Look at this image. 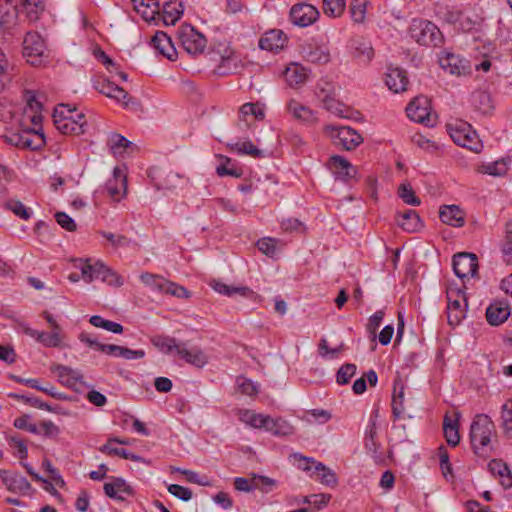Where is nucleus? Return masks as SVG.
<instances>
[{
	"label": "nucleus",
	"instance_id": "774afa93",
	"mask_svg": "<svg viewBox=\"0 0 512 512\" xmlns=\"http://www.w3.org/2000/svg\"><path fill=\"white\" fill-rule=\"evenodd\" d=\"M101 235L115 247H126L130 244V239L121 234H114L111 232H101Z\"/></svg>",
	"mask_w": 512,
	"mask_h": 512
},
{
	"label": "nucleus",
	"instance_id": "20e7f679",
	"mask_svg": "<svg viewBox=\"0 0 512 512\" xmlns=\"http://www.w3.org/2000/svg\"><path fill=\"white\" fill-rule=\"evenodd\" d=\"M315 95L327 111L341 118L349 117L347 107L336 99V86L332 81L321 78L317 82Z\"/></svg>",
	"mask_w": 512,
	"mask_h": 512
},
{
	"label": "nucleus",
	"instance_id": "13d9d810",
	"mask_svg": "<svg viewBox=\"0 0 512 512\" xmlns=\"http://www.w3.org/2000/svg\"><path fill=\"white\" fill-rule=\"evenodd\" d=\"M5 206L21 219L28 220L31 217L30 210L19 200H8Z\"/></svg>",
	"mask_w": 512,
	"mask_h": 512
},
{
	"label": "nucleus",
	"instance_id": "6ab92c4d",
	"mask_svg": "<svg viewBox=\"0 0 512 512\" xmlns=\"http://www.w3.org/2000/svg\"><path fill=\"white\" fill-rule=\"evenodd\" d=\"M385 83L394 93L405 91L408 85L406 72L400 68H390L385 75Z\"/></svg>",
	"mask_w": 512,
	"mask_h": 512
},
{
	"label": "nucleus",
	"instance_id": "2eb2a0df",
	"mask_svg": "<svg viewBox=\"0 0 512 512\" xmlns=\"http://www.w3.org/2000/svg\"><path fill=\"white\" fill-rule=\"evenodd\" d=\"M287 42L286 35L277 29L266 32L259 40V47L262 50L278 52L284 48Z\"/></svg>",
	"mask_w": 512,
	"mask_h": 512
},
{
	"label": "nucleus",
	"instance_id": "4d7b16f0",
	"mask_svg": "<svg viewBox=\"0 0 512 512\" xmlns=\"http://www.w3.org/2000/svg\"><path fill=\"white\" fill-rule=\"evenodd\" d=\"M356 370L355 364L346 363L342 365L336 374V382L340 385L349 383L350 379L355 375Z\"/></svg>",
	"mask_w": 512,
	"mask_h": 512
},
{
	"label": "nucleus",
	"instance_id": "f3484780",
	"mask_svg": "<svg viewBox=\"0 0 512 512\" xmlns=\"http://www.w3.org/2000/svg\"><path fill=\"white\" fill-rule=\"evenodd\" d=\"M301 54L311 63L326 64L330 61V52L325 46L306 43L301 47Z\"/></svg>",
	"mask_w": 512,
	"mask_h": 512
},
{
	"label": "nucleus",
	"instance_id": "bb28decb",
	"mask_svg": "<svg viewBox=\"0 0 512 512\" xmlns=\"http://www.w3.org/2000/svg\"><path fill=\"white\" fill-rule=\"evenodd\" d=\"M488 468L494 476L499 478L504 489L512 487V475L506 463L499 459H493L489 462Z\"/></svg>",
	"mask_w": 512,
	"mask_h": 512
},
{
	"label": "nucleus",
	"instance_id": "603ef678",
	"mask_svg": "<svg viewBox=\"0 0 512 512\" xmlns=\"http://www.w3.org/2000/svg\"><path fill=\"white\" fill-rule=\"evenodd\" d=\"M140 280L142 281L143 284L150 287L151 289L162 293L164 292V284L166 283L165 278L156 274L144 272L140 275Z\"/></svg>",
	"mask_w": 512,
	"mask_h": 512
},
{
	"label": "nucleus",
	"instance_id": "e433bc0d",
	"mask_svg": "<svg viewBox=\"0 0 512 512\" xmlns=\"http://www.w3.org/2000/svg\"><path fill=\"white\" fill-rule=\"evenodd\" d=\"M239 420L252 428H265L266 421H269V416L261 413H256L253 410L242 409L238 412Z\"/></svg>",
	"mask_w": 512,
	"mask_h": 512
},
{
	"label": "nucleus",
	"instance_id": "473e14b6",
	"mask_svg": "<svg viewBox=\"0 0 512 512\" xmlns=\"http://www.w3.org/2000/svg\"><path fill=\"white\" fill-rule=\"evenodd\" d=\"M404 384L398 377L394 380V389L392 395V413L395 418H401L404 415Z\"/></svg>",
	"mask_w": 512,
	"mask_h": 512
},
{
	"label": "nucleus",
	"instance_id": "dca6fc26",
	"mask_svg": "<svg viewBox=\"0 0 512 512\" xmlns=\"http://www.w3.org/2000/svg\"><path fill=\"white\" fill-rule=\"evenodd\" d=\"M0 477L10 492L27 493L31 489L29 481L18 473H9L6 470H0Z\"/></svg>",
	"mask_w": 512,
	"mask_h": 512
},
{
	"label": "nucleus",
	"instance_id": "ea45409f",
	"mask_svg": "<svg viewBox=\"0 0 512 512\" xmlns=\"http://www.w3.org/2000/svg\"><path fill=\"white\" fill-rule=\"evenodd\" d=\"M310 475L311 477H314L316 481H319L324 485L333 487L337 484V476L334 471L326 467L321 462L316 464L313 473Z\"/></svg>",
	"mask_w": 512,
	"mask_h": 512
},
{
	"label": "nucleus",
	"instance_id": "f03ea898",
	"mask_svg": "<svg viewBox=\"0 0 512 512\" xmlns=\"http://www.w3.org/2000/svg\"><path fill=\"white\" fill-rule=\"evenodd\" d=\"M54 124L62 134H83L84 124L82 122L84 115L82 113L75 114V109L70 108L68 104H61L55 108L53 113Z\"/></svg>",
	"mask_w": 512,
	"mask_h": 512
},
{
	"label": "nucleus",
	"instance_id": "4c0bfd02",
	"mask_svg": "<svg viewBox=\"0 0 512 512\" xmlns=\"http://www.w3.org/2000/svg\"><path fill=\"white\" fill-rule=\"evenodd\" d=\"M264 429L275 436H289L294 433V427L288 421L283 418L274 419L270 416Z\"/></svg>",
	"mask_w": 512,
	"mask_h": 512
},
{
	"label": "nucleus",
	"instance_id": "1a4fd4ad",
	"mask_svg": "<svg viewBox=\"0 0 512 512\" xmlns=\"http://www.w3.org/2000/svg\"><path fill=\"white\" fill-rule=\"evenodd\" d=\"M453 270L461 279L475 276L478 270L477 256L468 252H461L454 255Z\"/></svg>",
	"mask_w": 512,
	"mask_h": 512
},
{
	"label": "nucleus",
	"instance_id": "f257e3e1",
	"mask_svg": "<svg viewBox=\"0 0 512 512\" xmlns=\"http://www.w3.org/2000/svg\"><path fill=\"white\" fill-rule=\"evenodd\" d=\"M495 433V425L485 414L476 415L470 427V442L473 451L479 456H486L491 450V438Z\"/></svg>",
	"mask_w": 512,
	"mask_h": 512
},
{
	"label": "nucleus",
	"instance_id": "aec40b11",
	"mask_svg": "<svg viewBox=\"0 0 512 512\" xmlns=\"http://www.w3.org/2000/svg\"><path fill=\"white\" fill-rule=\"evenodd\" d=\"M151 43L153 47L163 56L169 60H174L177 52L172 44L170 37L162 31L156 32L153 36Z\"/></svg>",
	"mask_w": 512,
	"mask_h": 512
},
{
	"label": "nucleus",
	"instance_id": "3c124183",
	"mask_svg": "<svg viewBox=\"0 0 512 512\" xmlns=\"http://www.w3.org/2000/svg\"><path fill=\"white\" fill-rule=\"evenodd\" d=\"M345 0H323V12L329 17H339L345 10Z\"/></svg>",
	"mask_w": 512,
	"mask_h": 512
},
{
	"label": "nucleus",
	"instance_id": "7c9ffc66",
	"mask_svg": "<svg viewBox=\"0 0 512 512\" xmlns=\"http://www.w3.org/2000/svg\"><path fill=\"white\" fill-rule=\"evenodd\" d=\"M105 494L113 499L123 500L122 494H132L131 487L122 478H113L111 482L104 484Z\"/></svg>",
	"mask_w": 512,
	"mask_h": 512
},
{
	"label": "nucleus",
	"instance_id": "09e8293b",
	"mask_svg": "<svg viewBox=\"0 0 512 512\" xmlns=\"http://www.w3.org/2000/svg\"><path fill=\"white\" fill-rule=\"evenodd\" d=\"M100 451L103 453H107L108 455H116L121 458L129 459V460L136 461V462H140L143 460L141 456H138L126 449L113 447L110 444V442H107L105 445H103L100 448Z\"/></svg>",
	"mask_w": 512,
	"mask_h": 512
},
{
	"label": "nucleus",
	"instance_id": "c03bdc74",
	"mask_svg": "<svg viewBox=\"0 0 512 512\" xmlns=\"http://www.w3.org/2000/svg\"><path fill=\"white\" fill-rule=\"evenodd\" d=\"M212 287L215 291H217L220 294L226 295V296H233L235 294H240L241 296H248L252 291L245 286H229L225 283H222L220 281H214L212 284Z\"/></svg>",
	"mask_w": 512,
	"mask_h": 512
},
{
	"label": "nucleus",
	"instance_id": "58836bf2",
	"mask_svg": "<svg viewBox=\"0 0 512 512\" xmlns=\"http://www.w3.org/2000/svg\"><path fill=\"white\" fill-rule=\"evenodd\" d=\"M284 77L287 83L294 87L303 84L307 80L308 72L303 66L293 63L286 68Z\"/></svg>",
	"mask_w": 512,
	"mask_h": 512
},
{
	"label": "nucleus",
	"instance_id": "f8f14e48",
	"mask_svg": "<svg viewBox=\"0 0 512 512\" xmlns=\"http://www.w3.org/2000/svg\"><path fill=\"white\" fill-rule=\"evenodd\" d=\"M105 189L114 201H120L127 191L126 175L119 167L114 168L113 177L106 182Z\"/></svg>",
	"mask_w": 512,
	"mask_h": 512
},
{
	"label": "nucleus",
	"instance_id": "c85d7f7f",
	"mask_svg": "<svg viewBox=\"0 0 512 512\" xmlns=\"http://www.w3.org/2000/svg\"><path fill=\"white\" fill-rule=\"evenodd\" d=\"M177 354L188 364L199 368L203 367L207 363V356L198 347L187 349L183 344H180Z\"/></svg>",
	"mask_w": 512,
	"mask_h": 512
},
{
	"label": "nucleus",
	"instance_id": "7ed1b4c3",
	"mask_svg": "<svg viewBox=\"0 0 512 512\" xmlns=\"http://www.w3.org/2000/svg\"><path fill=\"white\" fill-rule=\"evenodd\" d=\"M410 36L420 45L439 47L444 42L440 29L431 21L413 19L409 27Z\"/></svg>",
	"mask_w": 512,
	"mask_h": 512
},
{
	"label": "nucleus",
	"instance_id": "bf43d9fd",
	"mask_svg": "<svg viewBox=\"0 0 512 512\" xmlns=\"http://www.w3.org/2000/svg\"><path fill=\"white\" fill-rule=\"evenodd\" d=\"M237 386L242 394L248 395V396H254L259 391V386L254 383L252 380L240 376L236 380Z\"/></svg>",
	"mask_w": 512,
	"mask_h": 512
},
{
	"label": "nucleus",
	"instance_id": "393cba45",
	"mask_svg": "<svg viewBox=\"0 0 512 512\" xmlns=\"http://www.w3.org/2000/svg\"><path fill=\"white\" fill-rule=\"evenodd\" d=\"M439 217L447 225L461 227L464 224V213L457 205H444L440 208Z\"/></svg>",
	"mask_w": 512,
	"mask_h": 512
},
{
	"label": "nucleus",
	"instance_id": "4468645a",
	"mask_svg": "<svg viewBox=\"0 0 512 512\" xmlns=\"http://www.w3.org/2000/svg\"><path fill=\"white\" fill-rule=\"evenodd\" d=\"M24 333L27 336L34 338L38 343L45 347H59L64 337L62 331L52 330L50 333H48L38 331L30 327H25Z\"/></svg>",
	"mask_w": 512,
	"mask_h": 512
},
{
	"label": "nucleus",
	"instance_id": "c756f323",
	"mask_svg": "<svg viewBox=\"0 0 512 512\" xmlns=\"http://www.w3.org/2000/svg\"><path fill=\"white\" fill-rule=\"evenodd\" d=\"M183 14L182 3L178 0H171L163 5L162 14L158 15L166 26L174 25Z\"/></svg>",
	"mask_w": 512,
	"mask_h": 512
},
{
	"label": "nucleus",
	"instance_id": "39448f33",
	"mask_svg": "<svg viewBox=\"0 0 512 512\" xmlns=\"http://www.w3.org/2000/svg\"><path fill=\"white\" fill-rule=\"evenodd\" d=\"M324 133L331 139L337 147L345 150H353L363 142V137L349 126L326 125Z\"/></svg>",
	"mask_w": 512,
	"mask_h": 512
},
{
	"label": "nucleus",
	"instance_id": "0eeeda50",
	"mask_svg": "<svg viewBox=\"0 0 512 512\" xmlns=\"http://www.w3.org/2000/svg\"><path fill=\"white\" fill-rule=\"evenodd\" d=\"M407 116L414 122L433 126L435 123L431 115L430 101L425 96L415 97L406 108Z\"/></svg>",
	"mask_w": 512,
	"mask_h": 512
},
{
	"label": "nucleus",
	"instance_id": "5701e85b",
	"mask_svg": "<svg viewBox=\"0 0 512 512\" xmlns=\"http://www.w3.org/2000/svg\"><path fill=\"white\" fill-rule=\"evenodd\" d=\"M78 263L79 264H77L76 267L81 270L82 278L87 283H90L94 280H101L102 275L107 267L100 262L91 264L88 260L83 261L81 259L78 260Z\"/></svg>",
	"mask_w": 512,
	"mask_h": 512
},
{
	"label": "nucleus",
	"instance_id": "0e129e2a",
	"mask_svg": "<svg viewBox=\"0 0 512 512\" xmlns=\"http://www.w3.org/2000/svg\"><path fill=\"white\" fill-rule=\"evenodd\" d=\"M164 292L165 294H169L172 296H175L177 298H189L190 292L183 286H180L174 282H170L166 280V283L164 284Z\"/></svg>",
	"mask_w": 512,
	"mask_h": 512
},
{
	"label": "nucleus",
	"instance_id": "423d86ee",
	"mask_svg": "<svg viewBox=\"0 0 512 512\" xmlns=\"http://www.w3.org/2000/svg\"><path fill=\"white\" fill-rule=\"evenodd\" d=\"M2 139L13 146L37 150L45 145L44 134L35 129H24L21 132H11L2 136Z\"/></svg>",
	"mask_w": 512,
	"mask_h": 512
},
{
	"label": "nucleus",
	"instance_id": "9b49d317",
	"mask_svg": "<svg viewBox=\"0 0 512 512\" xmlns=\"http://www.w3.org/2000/svg\"><path fill=\"white\" fill-rule=\"evenodd\" d=\"M182 47L191 55L201 54L206 47V38L193 27H186L180 34Z\"/></svg>",
	"mask_w": 512,
	"mask_h": 512
},
{
	"label": "nucleus",
	"instance_id": "c9c22d12",
	"mask_svg": "<svg viewBox=\"0 0 512 512\" xmlns=\"http://www.w3.org/2000/svg\"><path fill=\"white\" fill-rule=\"evenodd\" d=\"M264 118V111L254 103H245L240 107L239 120L244 122L246 126H250L254 121Z\"/></svg>",
	"mask_w": 512,
	"mask_h": 512
},
{
	"label": "nucleus",
	"instance_id": "5fc2aeb1",
	"mask_svg": "<svg viewBox=\"0 0 512 512\" xmlns=\"http://www.w3.org/2000/svg\"><path fill=\"white\" fill-rule=\"evenodd\" d=\"M502 428L505 434L512 438V399L506 401L501 411Z\"/></svg>",
	"mask_w": 512,
	"mask_h": 512
},
{
	"label": "nucleus",
	"instance_id": "6e6552de",
	"mask_svg": "<svg viewBox=\"0 0 512 512\" xmlns=\"http://www.w3.org/2000/svg\"><path fill=\"white\" fill-rule=\"evenodd\" d=\"M45 43L37 32H28L23 40V56L33 66L41 64Z\"/></svg>",
	"mask_w": 512,
	"mask_h": 512
},
{
	"label": "nucleus",
	"instance_id": "864d4df0",
	"mask_svg": "<svg viewBox=\"0 0 512 512\" xmlns=\"http://www.w3.org/2000/svg\"><path fill=\"white\" fill-rule=\"evenodd\" d=\"M508 170L506 162L502 160L494 161L491 163L483 164L480 166L479 171L483 174L492 176H503Z\"/></svg>",
	"mask_w": 512,
	"mask_h": 512
},
{
	"label": "nucleus",
	"instance_id": "72a5a7b5",
	"mask_svg": "<svg viewBox=\"0 0 512 512\" xmlns=\"http://www.w3.org/2000/svg\"><path fill=\"white\" fill-rule=\"evenodd\" d=\"M330 170L342 178H351L355 174V168L343 157L335 155L328 162Z\"/></svg>",
	"mask_w": 512,
	"mask_h": 512
},
{
	"label": "nucleus",
	"instance_id": "8fccbe9b",
	"mask_svg": "<svg viewBox=\"0 0 512 512\" xmlns=\"http://www.w3.org/2000/svg\"><path fill=\"white\" fill-rule=\"evenodd\" d=\"M447 309H467V298L460 290H449L447 292Z\"/></svg>",
	"mask_w": 512,
	"mask_h": 512
},
{
	"label": "nucleus",
	"instance_id": "a18cd8bd",
	"mask_svg": "<svg viewBox=\"0 0 512 512\" xmlns=\"http://www.w3.org/2000/svg\"><path fill=\"white\" fill-rule=\"evenodd\" d=\"M397 194L399 198L407 205L419 206L421 204L420 198L416 196L410 183L400 184Z\"/></svg>",
	"mask_w": 512,
	"mask_h": 512
},
{
	"label": "nucleus",
	"instance_id": "69168bd1",
	"mask_svg": "<svg viewBox=\"0 0 512 512\" xmlns=\"http://www.w3.org/2000/svg\"><path fill=\"white\" fill-rule=\"evenodd\" d=\"M465 16L460 20L459 27L464 31H470L481 22V17L474 14L470 15L468 9H462Z\"/></svg>",
	"mask_w": 512,
	"mask_h": 512
},
{
	"label": "nucleus",
	"instance_id": "412c9836",
	"mask_svg": "<svg viewBox=\"0 0 512 512\" xmlns=\"http://www.w3.org/2000/svg\"><path fill=\"white\" fill-rule=\"evenodd\" d=\"M51 371L55 373L59 381L66 386L72 387L77 383L83 382L82 374L78 370H74L71 367L58 364L53 366Z\"/></svg>",
	"mask_w": 512,
	"mask_h": 512
},
{
	"label": "nucleus",
	"instance_id": "2f4dec72",
	"mask_svg": "<svg viewBox=\"0 0 512 512\" xmlns=\"http://www.w3.org/2000/svg\"><path fill=\"white\" fill-rule=\"evenodd\" d=\"M377 411L371 415L369 424L367 426L364 438L366 450L372 455L376 456L379 452L380 444L377 442V427H376Z\"/></svg>",
	"mask_w": 512,
	"mask_h": 512
},
{
	"label": "nucleus",
	"instance_id": "e2e57ef3",
	"mask_svg": "<svg viewBox=\"0 0 512 512\" xmlns=\"http://www.w3.org/2000/svg\"><path fill=\"white\" fill-rule=\"evenodd\" d=\"M253 482L254 490L258 489L265 493L272 491L276 486V481L274 479L261 475H254Z\"/></svg>",
	"mask_w": 512,
	"mask_h": 512
},
{
	"label": "nucleus",
	"instance_id": "de8ad7c7",
	"mask_svg": "<svg viewBox=\"0 0 512 512\" xmlns=\"http://www.w3.org/2000/svg\"><path fill=\"white\" fill-rule=\"evenodd\" d=\"M367 0H351L349 11L354 23L361 24L366 17Z\"/></svg>",
	"mask_w": 512,
	"mask_h": 512
},
{
	"label": "nucleus",
	"instance_id": "b1692460",
	"mask_svg": "<svg viewBox=\"0 0 512 512\" xmlns=\"http://www.w3.org/2000/svg\"><path fill=\"white\" fill-rule=\"evenodd\" d=\"M458 422V413H455L454 416L446 414L443 420L444 436L447 443L452 447L457 446L460 442Z\"/></svg>",
	"mask_w": 512,
	"mask_h": 512
},
{
	"label": "nucleus",
	"instance_id": "338daca9",
	"mask_svg": "<svg viewBox=\"0 0 512 512\" xmlns=\"http://www.w3.org/2000/svg\"><path fill=\"white\" fill-rule=\"evenodd\" d=\"M459 146L468 148L471 151L479 152L481 150L482 144L472 127L470 128V132L465 134V143H461Z\"/></svg>",
	"mask_w": 512,
	"mask_h": 512
},
{
	"label": "nucleus",
	"instance_id": "37998d69",
	"mask_svg": "<svg viewBox=\"0 0 512 512\" xmlns=\"http://www.w3.org/2000/svg\"><path fill=\"white\" fill-rule=\"evenodd\" d=\"M231 150L237 152L240 155H249L254 158H260L264 156L263 151L258 149L251 141H239L231 144Z\"/></svg>",
	"mask_w": 512,
	"mask_h": 512
},
{
	"label": "nucleus",
	"instance_id": "9d476101",
	"mask_svg": "<svg viewBox=\"0 0 512 512\" xmlns=\"http://www.w3.org/2000/svg\"><path fill=\"white\" fill-rule=\"evenodd\" d=\"M319 18V11L311 4L297 3L290 10V19L299 27L312 25Z\"/></svg>",
	"mask_w": 512,
	"mask_h": 512
},
{
	"label": "nucleus",
	"instance_id": "f704fd0d",
	"mask_svg": "<svg viewBox=\"0 0 512 512\" xmlns=\"http://www.w3.org/2000/svg\"><path fill=\"white\" fill-rule=\"evenodd\" d=\"M289 113L297 120L313 123L317 120L314 112L307 106L301 104L296 100H290L287 104Z\"/></svg>",
	"mask_w": 512,
	"mask_h": 512
},
{
	"label": "nucleus",
	"instance_id": "4be33fe9",
	"mask_svg": "<svg viewBox=\"0 0 512 512\" xmlns=\"http://www.w3.org/2000/svg\"><path fill=\"white\" fill-rule=\"evenodd\" d=\"M442 67L453 75H464L470 72L468 61L458 55L448 54L441 60Z\"/></svg>",
	"mask_w": 512,
	"mask_h": 512
},
{
	"label": "nucleus",
	"instance_id": "a211bd4d",
	"mask_svg": "<svg viewBox=\"0 0 512 512\" xmlns=\"http://www.w3.org/2000/svg\"><path fill=\"white\" fill-rule=\"evenodd\" d=\"M397 224L406 232L415 233L422 229L423 222L419 214L415 210H406L398 213L396 218Z\"/></svg>",
	"mask_w": 512,
	"mask_h": 512
},
{
	"label": "nucleus",
	"instance_id": "6e6d98bb",
	"mask_svg": "<svg viewBox=\"0 0 512 512\" xmlns=\"http://www.w3.org/2000/svg\"><path fill=\"white\" fill-rule=\"evenodd\" d=\"M503 261L512 266V222L506 224L505 242L502 246Z\"/></svg>",
	"mask_w": 512,
	"mask_h": 512
},
{
	"label": "nucleus",
	"instance_id": "49530a36",
	"mask_svg": "<svg viewBox=\"0 0 512 512\" xmlns=\"http://www.w3.org/2000/svg\"><path fill=\"white\" fill-rule=\"evenodd\" d=\"M447 127L450 137L455 144L460 145L461 143H465V134L470 132V124L466 122H460L456 123L455 125L449 124Z\"/></svg>",
	"mask_w": 512,
	"mask_h": 512
},
{
	"label": "nucleus",
	"instance_id": "cd10ccee",
	"mask_svg": "<svg viewBox=\"0 0 512 512\" xmlns=\"http://www.w3.org/2000/svg\"><path fill=\"white\" fill-rule=\"evenodd\" d=\"M434 11L439 19L450 24H459L460 20L465 16L462 9L439 3L435 5Z\"/></svg>",
	"mask_w": 512,
	"mask_h": 512
},
{
	"label": "nucleus",
	"instance_id": "79ce46f5",
	"mask_svg": "<svg viewBox=\"0 0 512 512\" xmlns=\"http://www.w3.org/2000/svg\"><path fill=\"white\" fill-rule=\"evenodd\" d=\"M107 144L114 155H121L125 152L127 148L132 146V142H130L124 136L117 133H112L108 137Z\"/></svg>",
	"mask_w": 512,
	"mask_h": 512
},
{
	"label": "nucleus",
	"instance_id": "052dcab7",
	"mask_svg": "<svg viewBox=\"0 0 512 512\" xmlns=\"http://www.w3.org/2000/svg\"><path fill=\"white\" fill-rule=\"evenodd\" d=\"M24 99L27 104L24 111H28V112H41L42 111V103L39 100L35 91L25 90Z\"/></svg>",
	"mask_w": 512,
	"mask_h": 512
},
{
	"label": "nucleus",
	"instance_id": "a878e982",
	"mask_svg": "<svg viewBox=\"0 0 512 512\" xmlns=\"http://www.w3.org/2000/svg\"><path fill=\"white\" fill-rule=\"evenodd\" d=\"M135 11L141 15V17L151 22L156 19L159 15V2L157 0H132Z\"/></svg>",
	"mask_w": 512,
	"mask_h": 512
},
{
	"label": "nucleus",
	"instance_id": "a19ab883",
	"mask_svg": "<svg viewBox=\"0 0 512 512\" xmlns=\"http://www.w3.org/2000/svg\"><path fill=\"white\" fill-rule=\"evenodd\" d=\"M151 343L162 353L170 354L173 351L177 353L180 344L176 339L166 335H156L151 338Z\"/></svg>",
	"mask_w": 512,
	"mask_h": 512
},
{
	"label": "nucleus",
	"instance_id": "680f3d73",
	"mask_svg": "<svg viewBox=\"0 0 512 512\" xmlns=\"http://www.w3.org/2000/svg\"><path fill=\"white\" fill-rule=\"evenodd\" d=\"M224 163L219 165L216 168V172L219 176H232L235 178H239L242 175V172L239 168L234 167L231 165V160L227 157H223Z\"/></svg>",
	"mask_w": 512,
	"mask_h": 512
},
{
	"label": "nucleus",
	"instance_id": "ddd939ff",
	"mask_svg": "<svg viewBox=\"0 0 512 512\" xmlns=\"http://www.w3.org/2000/svg\"><path fill=\"white\" fill-rule=\"evenodd\" d=\"M510 307L506 301L497 300L486 309V319L492 326H499L510 316Z\"/></svg>",
	"mask_w": 512,
	"mask_h": 512
}]
</instances>
